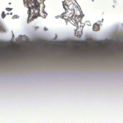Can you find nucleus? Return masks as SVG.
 Returning a JSON list of instances; mask_svg holds the SVG:
<instances>
[{
    "label": "nucleus",
    "instance_id": "nucleus-1",
    "mask_svg": "<svg viewBox=\"0 0 123 123\" xmlns=\"http://www.w3.org/2000/svg\"><path fill=\"white\" fill-rule=\"evenodd\" d=\"M30 1L32 3L34 4V6H31L30 7L29 5V3L27 2V7L29 8V10L28 12V13L29 14L28 19H29L31 16V14H34L35 13L34 11V8L36 7H39V5L38 2L37 1V0H30Z\"/></svg>",
    "mask_w": 123,
    "mask_h": 123
},
{
    "label": "nucleus",
    "instance_id": "nucleus-2",
    "mask_svg": "<svg viewBox=\"0 0 123 123\" xmlns=\"http://www.w3.org/2000/svg\"><path fill=\"white\" fill-rule=\"evenodd\" d=\"M74 24L76 26H78V23L80 22L81 19L79 18L78 16H75L74 18Z\"/></svg>",
    "mask_w": 123,
    "mask_h": 123
},
{
    "label": "nucleus",
    "instance_id": "nucleus-3",
    "mask_svg": "<svg viewBox=\"0 0 123 123\" xmlns=\"http://www.w3.org/2000/svg\"><path fill=\"white\" fill-rule=\"evenodd\" d=\"M35 10H37V13H36L35 15L34 16H33L32 17L33 18H36L38 16H40V15L39 13V7H36V8H34Z\"/></svg>",
    "mask_w": 123,
    "mask_h": 123
},
{
    "label": "nucleus",
    "instance_id": "nucleus-4",
    "mask_svg": "<svg viewBox=\"0 0 123 123\" xmlns=\"http://www.w3.org/2000/svg\"><path fill=\"white\" fill-rule=\"evenodd\" d=\"M99 25L97 24H95L93 25V29L95 31H97L99 30Z\"/></svg>",
    "mask_w": 123,
    "mask_h": 123
},
{
    "label": "nucleus",
    "instance_id": "nucleus-5",
    "mask_svg": "<svg viewBox=\"0 0 123 123\" xmlns=\"http://www.w3.org/2000/svg\"><path fill=\"white\" fill-rule=\"evenodd\" d=\"M0 31L4 32L5 31V30L3 27L2 25H0Z\"/></svg>",
    "mask_w": 123,
    "mask_h": 123
},
{
    "label": "nucleus",
    "instance_id": "nucleus-6",
    "mask_svg": "<svg viewBox=\"0 0 123 123\" xmlns=\"http://www.w3.org/2000/svg\"><path fill=\"white\" fill-rule=\"evenodd\" d=\"M63 6L64 8L65 9L66 11V8L67 7L68 8V5H67L66 4H64V3H63Z\"/></svg>",
    "mask_w": 123,
    "mask_h": 123
},
{
    "label": "nucleus",
    "instance_id": "nucleus-7",
    "mask_svg": "<svg viewBox=\"0 0 123 123\" xmlns=\"http://www.w3.org/2000/svg\"><path fill=\"white\" fill-rule=\"evenodd\" d=\"M69 15L71 16H69V17L71 19L73 18V13H71L69 14Z\"/></svg>",
    "mask_w": 123,
    "mask_h": 123
},
{
    "label": "nucleus",
    "instance_id": "nucleus-8",
    "mask_svg": "<svg viewBox=\"0 0 123 123\" xmlns=\"http://www.w3.org/2000/svg\"><path fill=\"white\" fill-rule=\"evenodd\" d=\"M6 14H5V12H3L2 14V16L3 18H4L6 16Z\"/></svg>",
    "mask_w": 123,
    "mask_h": 123
},
{
    "label": "nucleus",
    "instance_id": "nucleus-9",
    "mask_svg": "<svg viewBox=\"0 0 123 123\" xmlns=\"http://www.w3.org/2000/svg\"><path fill=\"white\" fill-rule=\"evenodd\" d=\"M78 17H79V18L80 19V18L81 20V19L83 17V15L82 14H80L79 15V16H78Z\"/></svg>",
    "mask_w": 123,
    "mask_h": 123
},
{
    "label": "nucleus",
    "instance_id": "nucleus-10",
    "mask_svg": "<svg viewBox=\"0 0 123 123\" xmlns=\"http://www.w3.org/2000/svg\"><path fill=\"white\" fill-rule=\"evenodd\" d=\"M6 10L8 11H10L12 10V8H7L6 9Z\"/></svg>",
    "mask_w": 123,
    "mask_h": 123
},
{
    "label": "nucleus",
    "instance_id": "nucleus-11",
    "mask_svg": "<svg viewBox=\"0 0 123 123\" xmlns=\"http://www.w3.org/2000/svg\"><path fill=\"white\" fill-rule=\"evenodd\" d=\"M77 43L78 44H81L82 43V42L81 41H78Z\"/></svg>",
    "mask_w": 123,
    "mask_h": 123
},
{
    "label": "nucleus",
    "instance_id": "nucleus-12",
    "mask_svg": "<svg viewBox=\"0 0 123 123\" xmlns=\"http://www.w3.org/2000/svg\"><path fill=\"white\" fill-rule=\"evenodd\" d=\"M38 27H37V26H36L35 27V30H36L37 29H38Z\"/></svg>",
    "mask_w": 123,
    "mask_h": 123
},
{
    "label": "nucleus",
    "instance_id": "nucleus-13",
    "mask_svg": "<svg viewBox=\"0 0 123 123\" xmlns=\"http://www.w3.org/2000/svg\"><path fill=\"white\" fill-rule=\"evenodd\" d=\"M44 30L45 31H46L47 30V29L45 27L44 28Z\"/></svg>",
    "mask_w": 123,
    "mask_h": 123
},
{
    "label": "nucleus",
    "instance_id": "nucleus-14",
    "mask_svg": "<svg viewBox=\"0 0 123 123\" xmlns=\"http://www.w3.org/2000/svg\"><path fill=\"white\" fill-rule=\"evenodd\" d=\"M60 17V16H56L55 17V18H59Z\"/></svg>",
    "mask_w": 123,
    "mask_h": 123
},
{
    "label": "nucleus",
    "instance_id": "nucleus-15",
    "mask_svg": "<svg viewBox=\"0 0 123 123\" xmlns=\"http://www.w3.org/2000/svg\"><path fill=\"white\" fill-rule=\"evenodd\" d=\"M9 4H11V3H9Z\"/></svg>",
    "mask_w": 123,
    "mask_h": 123
},
{
    "label": "nucleus",
    "instance_id": "nucleus-16",
    "mask_svg": "<svg viewBox=\"0 0 123 123\" xmlns=\"http://www.w3.org/2000/svg\"><path fill=\"white\" fill-rule=\"evenodd\" d=\"M92 1L93 2L94 1V0H92Z\"/></svg>",
    "mask_w": 123,
    "mask_h": 123
},
{
    "label": "nucleus",
    "instance_id": "nucleus-17",
    "mask_svg": "<svg viewBox=\"0 0 123 123\" xmlns=\"http://www.w3.org/2000/svg\"><path fill=\"white\" fill-rule=\"evenodd\" d=\"M113 7H114V6H113Z\"/></svg>",
    "mask_w": 123,
    "mask_h": 123
},
{
    "label": "nucleus",
    "instance_id": "nucleus-18",
    "mask_svg": "<svg viewBox=\"0 0 123 123\" xmlns=\"http://www.w3.org/2000/svg\"><path fill=\"white\" fill-rule=\"evenodd\" d=\"M73 10L74 12V10Z\"/></svg>",
    "mask_w": 123,
    "mask_h": 123
},
{
    "label": "nucleus",
    "instance_id": "nucleus-19",
    "mask_svg": "<svg viewBox=\"0 0 123 123\" xmlns=\"http://www.w3.org/2000/svg\"><path fill=\"white\" fill-rule=\"evenodd\" d=\"M7 14H9V13H7Z\"/></svg>",
    "mask_w": 123,
    "mask_h": 123
}]
</instances>
